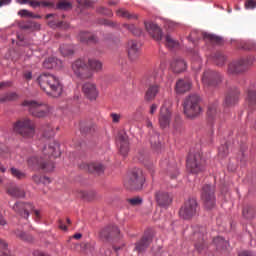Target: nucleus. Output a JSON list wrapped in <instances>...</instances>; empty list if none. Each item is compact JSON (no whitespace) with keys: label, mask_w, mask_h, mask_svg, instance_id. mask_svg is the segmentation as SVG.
Listing matches in <instances>:
<instances>
[{"label":"nucleus","mask_w":256,"mask_h":256,"mask_svg":"<svg viewBox=\"0 0 256 256\" xmlns=\"http://www.w3.org/2000/svg\"><path fill=\"white\" fill-rule=\"evenodd\" d=\"M42 153L45 158L31 157L28 159V166L32 169H44L45 171H53L55 164L51 161V157L57 158L61 155L59 151V143L52 141L48 146H44Z\"/></svg>","instance_id":"1"},{"label":"nucleus","mask_w":256,"mask_h":256,"mask_svg":"<svg viewBox=\"0 0 256 256\" xmlns=\"http://www.w3.org/2000/svg\"><path fill=\"white\" fill-rule=\"evenodd\" d=\"M36 83L46 95H49V97H61V94L63 93V84H61V80L53 74H40L36 79Z\"/></svg>","instance_id":"2"},{"label":"nucleus","mask_w":256,"mask_h":256,"mask_svg":"<svg viewBox=\"0 0 256 256\" xmlns=\"http://www.w3.org/2000/svg\"><path fill=\"white\" fill-rule=\"evenodd\" d=\"M184 115L188 119H197L201 113H203V108L201 107V96L197 94H191L185 98L183 102Z\"/></svg>","instance_id":"3"},{"label":"nucleus","mask_w":256,"mask_h":256,"mask_svg":"<svg viewBox=\"0 0 256 256\" xmlns=\"http://www.w3.org/2000/svg\"><path fill=\"white\" fill-rule=\"evenodd\" d=\"M13 131L24 139L35 137V123L29 118H22L13 124Z\"/></svg>","instance_id":"4"},{"label":"nucleus","mask_w":256,"mask_h":256,"mask_svg":"<svg viewBox=\"0 0 256 256\" xmlns=\"http://www.w3.org/2000/svg\"><path fill=\"white\" fill-rule=\"evenodd\" d=\"M143 183H145L143 171L135 168L128 174V177L124 181V186L131 191H139V189H143Z\"/></svg>","instance_id":"5"},{"label":"nucleus","mask_w":256,"mask_h":256,"mask_svg":"<svg viewBox=\"0 0 256 256\" xmlns=\"http://www.w3.org/2000/svg\"><path fill=\"white\" fill-rule=\"evenodd\" d=\"M254 58L253 57H246L241 58L235 61H232L228 64L227 67V74L228 75H243L251 65H253Z\"/></svg>","instance_id":"6"},{"label":"nucleus","mask_w":256,"mask_h":256,"mask_svg":"<svg viewBox=\"0 0 256 256\" xmlns=\"http://www.w3.org/2000/svg\"><path fill=\"white\" fill-rule=\"evenodd\" d=\"M12 209L23 219H29V213H34L35 221H41V211L35 209L31 203L16 202Z\"/></svg>","instance_id":"7"},{"label":"nucleus","mask_w":256,"mask_h":256,"mask_svg":"<svg viewBox=\"0 0 256 256\" xmlns=\"http://www.w3.org/2000/svg\"><path fill=\"white\" fill-rule=\"evenodd\" d=\"M23 106L29 108V112L33 117L38 118L47 117V115H49V111H51L49 105L35 100H26L23 102Z\"/></svg>","instance_id":"8"},{"label":"nucleus","mask_w":256,"mask_h":256,"mask_svg":"<svg viewBox=\"0 0 256 256\" xmlns=\"http://www.w3.org/2000/svg\"><path fill=\"white\" fill-rule=\"evenodd\" d=\"M186 166L190 173H202V171H205V159H203V156L199 152L190 153L186 161Z\"/></svg>","instance_id":"9"},{"label":"nucleus","mask_w":256,"mask_h":256,"mask_svg":"<svg viewBox=\"0 0 256 256\" xmlns=\"http://www.w3.org/2000/svg\"><path fill=\"white\" fill-rule=\"evenodd\" d=\"M71 69L76 77L79 79H91L93 73L89 71V66H87V60L79 58L74 61L71 65Z\"/></svg>","instance_id":"10"},{"label":"nucleus","mask_w":256,"mask_h":256,"mask_svg":"<svg viewBox=\"0 0 256 256\" xmlns=\"http://www.w3.org/2000/svg\"><path fill=\"white\" fill-rule=\"evenodd\" d=\"M146 85L148 89L145 93V100L146 101H153L155 97H157V93H159V83H157V72L154 71L152 76H148L146 78Z\"/></svg>","instance_id":"11"},{"label":"nucleus","mask_w":256,"mask_h":256,"mask_svg":"<svg viewBox=\"0 0 256 256\" xmlns=\"http://www.w3.org/2000/svg\"><path fill=\"white\" fill-rule=\"evenodd\" d=\"M179 215L182 219H193L197 215V200L188 199L180 208Z\"/></svg>","instance_id":"12"},{"label":"nucleus","mask_w":256,"mask_h":256,"mask_svg":"<svg viewBox=\"0 0 256 256\" xmlns=\"http://www.w3.org/2000/svg\"><path fill=\"white\" fill-rule=\"evenodd\" d=\"M223 81V75L214 70H206L202 76V83L205 87H217Z\"/></svg>","instance_id":"13"},{"label":"nucleus","mask_w":256,"mask_h":256,"mask_svg":"<svg viewBox=\"0 0 256 256\" xmlns=\"http://www.w3.org/2000/svg\"><path fill=\"white\" fill-rule=\"evenodd\" d=\"M202 201L206 209H213L215 207V186L206 184L202 188Z\"/></svg>","instance_id":"14"},{"label":"nucleus","mask_w":256,"mask_h":256,"mask_svg":"<svg viewBox=\"0 0 256 256\" xmlns=\"http://www.w3.org/2000/svg\"><path fill=\"white\" fill-rule=\"evenodd\" d=\"M171 119H173V112L171 108L167 107V102L161 106L158 116V123L161 129H167L171 125Z\"/></svg>","instance_id":"15"},{"label":"nucleus","mask_w":256,"mask_h":256,"mask_svg":"<svg viewBox=\"0 0 256 256\" xmlns=\"http://www.w3.org/2000/svg\"><path fill=\"white\" fill-rule=\"evenodd\" d=\"M241 95V92L239 91V88L232 87L228 90L226 97L224 99V106L225 107H235L237 103H239V97Z\"/></svg>","instance_id":"16"},{"label":"nucleus","mask_w":256,"mask_h":256,"mask_svg":"<svg viewBox=\"0 0 256 256\" xmlns=\"http://www.w3.org/2000/svg\"><path fill=\"white\" fill-rule=\"evenodd\" d=\"M80 169H84V171H88L89 173H95L96 175L105 173V165L101 162L82 163Z\"/></svg>","instance_id":"17"},{"label":"nucleus","mask_w":256,"mask_h":256,"mask_svg":"<svg viewBox=\"0 0 256 256\" xmlns=\"http://www.w3.org/2000/svg\"><path fill=\"white\" fill-rule=\"evenodd\" d=\"M82 93L85 95V97H87V99H90V101L97 99L99 95L97 85L91 82H86L83 84Z\"/></svg>","instance_id":"18"},{"label":"nucleus","mask_w":256,"mask_h":256,"mask_svg":"<svg viewBox=\"0 0 256 256\" xmlns=\"http://www.w3.org/2000/svg\"><path fill=\"white\" fill-rule=\"evenodd\" d=\"M155 200L159 207H169L173 203V196L165 191H158L155 193Z\"/></svg>","instance_id":"19"},{"label":"nucleus","mask_w":256,"mask_h":256,"mask_svg":"<svg viewBox=\"0 0 256 256\" xmlns=\"http://www.w3.org/2000/svg\"><path fill=\"white\" fill-rule=\"evenodd\" d=\"M145 29L155 39V41H161L163 39V32L157 24L153 22H144Z\"/></svg>","instance_id":"20"},{"label":"nucleus","mask_w":256,"mask_h":256,"mask_svg":"<svg viewBox=\"0 0 256 256\" xmlns=\"http://www.w3.org/2000/svg\"><path fill=\"white\" fill-rule=\"evenodd\" d=\"M194 241H195V248L199 253L205 249V228L200 227L198 228V231H194Z\"/></svg>","instance_id":"21"},{"label":"nucleus","mask_w":256,"mask_h":256,"mask_svg":"<svg viewBox=\"0 0 256 256\" xmlns=\"http://www.w3.org/2000/svg\"><path fill=\"white\" fill-rule=\"evenodd\" d=\"M127 53L130 61H137V59H139V55H141L139 43L135 40H130L127 46Z\"/></svg>","instance_id":"22"},{"label":"nucleus","mask_w":256,"mask_h":256,"mask_svg":"<svg viewBox=\"0 0 256 256\" xmlns=\"http://www.w3.org/2000/svg\"><path fill=\"white\" fill-rule=\"evenodd\" d=\"M153 237L150 234H145L138 242L135 243L134 251L137 253H144L147 248L151 245Z\"/></svg>","instance_id":"23"},{"label":"nucleus","mask_w":256,"mask_h":256,"mask_svg":"<svg viewBox=\"0 0 256 256\" xmlns=\"http://www.w3.org/2000/svg\"><path fill=\"white\" fill-rule=\"evenodd\" d=\"M208 125L215 127L219 123V112L217 111V104H211L207 111Z\"/></svg>","instance_id":"24"},{"label":"nucleus","mask_w":256,"mask_h":256,"mask_svg":"<svg viewBox=\"0 0 256 256\" xmlns=\"http://www.w3.org/2000/svg\"><path fill=\"white\" fill-rule=\"evenodd\" d=\"M117 145L120 147V153L122 155L129 153V137L125 132H120L118 134Z\"/></svg>","instance_id":"25"},{"label":"nucleus","mask_w":256,"mask_h":256,"mask_svg":"<svg viewBox=\"0 0 256 256\" xmlns=\"http://www.w3.org/2000/svg\"><path fill=\"white\" fill-rule=\"evenodd\" d=\"M46 19H52L48 21L49 27L52 29H69V24L67 22L59 21L57 14H48Z\"/></svg>","instance_id":"26"},{"label":"nucleus","mask_w":256,"mask_h":256,"mask_svg":"<svg viewBox=\"0 0 256 256\" xmlns=\"http://www.w3.org/2000/svg\"><path fill=\"white\" fill-rule=\"evenodd\" d=\"M147 127L151 129L150 131V144L153 149H161V140L159 139V133L153 130V123L151 121L147 122Z\"/></svg>","instance_id":"27"},{"label":"nucleus","mask_w":256,"mask_h":256,"mask_svg":"<svg viewBox=\"0 0 256 256\" xmlns=\"http://www.w3.org/2000/svg\"><path fill=\"white\" fill-rule=\"evenodd\" d=\"M118 234L119 228L115 225L108 226L100 232L101 238L106 239V241H109V239H113V237H117Z\"/></svg>","instance_id":"28"},{"label":"nucleus","mask_w":256,"mask_h":256,"mask_svg":"<svg viewBox=\"0 0 256 256\" xmlns=\"http://www.w3.org/2000/svg\"><path fill=\"white\" fill-rule=\"evenodd\" d=\"M171 69L174 73H183L187 69V63L182 58H175L171 62Z\"/></svg>","instance_id":"29"},{"label":"nucleus","mask_w":256,"mask_h":256,"mask_svg":"<svg viewBox=\"0 0 256 256\" xmlns=\"http://www.w3.org/2000/svg\"><path fill=\"white\" fill-rule=\"evenodd\" d=\"M44 69H61L63 62L55 57H50L43 62Z\"/></svg>","instance_id":"30"},{"label":"nucleus","mask_w":256,"mask_h":256,"mask_svg":"<svg viewBox=\"0 0 256 256\" xmlns=\"http://www.w3.org/2000/svg\"><path fill=\"white\" fill-rule=\"evenodd\" d=\"M176 93H187L191 89V80L189 79H179L176 82Z\"/></svg>","instance_id":"31"},{"label":"nucleus","mask_w":256,"mask_h":256,"mask_svg":"<svg viewBox=\"0 0 256 256\" xmlns=\"http://www.w3.org/2000/svg\"><path fill=\"white\" fill-rule=\"evenodd\" d=\"M88 71L91 73V71H95V73H99V71H102L103 69V63L101 61L96 59H88L86 61Z\"/></svg>","instance_id":"32"},{"label":"nucleus","mask_w":256,"mask_h":256,"mask_svg":"<svg viewBox=\"0 0 256 256\" xmlns=\"http://www.w3.org/2000/svg\"><path fill=\"white\" fill-rule=\"evenodd\" d=\"M117 17H123V19H128L129 21H135L139 19V15L136 13H131L128 10L120 8L116 11Z\"/></svg>","instance_id":"33"},{"label":"nucleus","mask_w":256,"mask_h":256,"mask_svg":"<svg viewBox=\"0 0 256 256\" xmlns=\"http://www.w3.org/2000/svg\"><path fill=\"white\" fill-rule=\"evenodd\" d=\"M81 43H97L99 39L91 32H81L79 34Z\"/></svg>","instance_id":"34"},{"label":"nucleus","mask_w":256,"mask_h":256,"mask_svg":"<svg viewBox=\"0 0 256 256\" xmlns=\"http://www.w3.org/2000/svg\"><path fill=\"white\" fill-rule=\"evenodd\" d=\"M242 215L244 217V219H255L256 216V209L255 207H253L252 205H245L242 209Z\"/></svg>","instance_id":"35"},{"label":"nucleus","mask_w":256,"mask_h":256,"mask_svg":"<svg viewBox=\"0 0 256 256\" xmlns=\"http://www.w3.org/2000/svg\"><path fill=\"white\" fill-rule=\"evenodd\" d=\"M7 193H8V195H10V197H15L16 199L25 197V191L23 189L19 188V186L9 187L7 190Z\"/></svg>","instance_id":"36"},{"label":"nucleus","mask_w":256,"mask_h":256,"mask_svg":"<svg viewBox=\"0 0 256 256\" xmlns=\"http://www.w3.org/2000/svg\"><path fill=\"white\" fill-rule=\"evenodd\" d=\"M246 101L249 107H256V89L255 88L248 89Z\"/></svg>","instance_id":"37"},{"label":"nucleus","mask_w":256,"mask_h":256,"mask_svg":"<svg viewBox=\"0 0 256 256\" xmlns=\"http://www.w3.org/2000/svg\"><path fill=\"white\" fill-rule=\"evenodd\" d=\"M60 53L63 57H71L75 53L73 45L63 44L60 46Z\"/></svg>","instance_id":"38"},{"label":"nucleus","mask_w":256,"mask_h":256,"mask_svg":"<svg viewBox=\"0 0 256 256\" xmlns=\"http://www.w3.org/2000/svg\"><path fill=\"white\" fill-rule=\"evenodd\" d=\"M80 131L84 134L94 133L95 124L93 122H83L80 124Z\"/></svg>","instance_id":"39"},{"label":"nucleus","mask_w":256,"mask_h":256,"mask_svg":"<svg viewBox=\"0 0 256 256\" xmlns=\"http://www.w3.org/2000/svg\"><path fill=\"white\" fill-rule=\"evenodd\" d=\"M21 28L27 31H39V29H41V24L34 21H28L22 24Z\"/></svg>","instance_id":"40"},{"label":"nucleus","mask_w":256,"mask_h":256,"mask_svg":"<svg viewBox=\"0 0 256 256\" xmlns=\"http://www.w3.org/2000/svg\"><path fill=\"white\" fill-rule=\"evenodd\" d=\"M43 131V137L46 139H51V137H55V128H53V125L46 124L42 127Z\"/></svg>","instance_id":"41"},{"label":"nucleus","mask_w":256,"mask_h":256,"mask_svg":"<svg viewBox=\"0 0 256 256\" xmlns=\"http://www.w3.org/2000/svg\"><path fill=\"white\" fill-rule=\"evenodd\" d=\"M213 61L218 67H223L225 65V62L227 61V58L223 53L221 52H216L213 56Z\"/></svg>","instance_id":"42"},{"label":"nucleus","mask_w":256,"mask_h":256,"mask_svg":"<svg viewBox=\"0 0 256 256\" xmlns=\"http://www.w3.org/2000/svg\"><path fill=\"white\" fill-rule=\"evenodd\" d=\"M14 234L16 235V237L18 239H21V241H26L27 243H31V241H33V236H31L30 234H27L19 229L15 230Z\"/></svg>","instance_id":"43"},{"label":"nucleus","mask_w":256,"mask_h":256,"mask_svg":"<svg viewBox=\"0 0 256 256\" xmlns=\"http://www.w3.org/2000/svg\"><path fill=\"white\" fill-rule=\"evenodd\" d=\"M10 173L12 177H14L15 179H18V180L27 179V174L19 170L18 168H15V167L10 168Z\"/></svg>","instance_id":"44"},{"label":"nucleus","mask_w":256,"mask_h":256,"mask_svg":"<svg viewBox=\"0 0 256 256\" xmlns=\"http://www.w3.org/2000/svg\"><path fill=\"white\" fill-rule=\"evenodd\" d=\"M213 243L216 245L217 249H227V247H229V242H227L223 237L214 238Z\"/></svg>","instance_id":"45"},{"label":"nucleus","mask_w":256,"mask_h":256,"mask_svg":"<svg viewBox=\"0 0 256 256\" xmlns=\"http://www.w3.org/2000/svg\"><path fill=\"white\" fill-rule=\"evenodd\" d=\"M123 27L136 37H139L141 33H143L142 30L140 28H136L134 24H123Z\"/></svg>","instance_id":"46"},{"label":"nucleus","mask_w":256,"mask_h":256,"mask_svg":"<svg viewBox=\"0 0 256 256\" xmlns=\"http://www.w3.org/2000/svg\"><path fill=\"white\" fill-rule=\"evenodd\" d=\"M203 39L205 41H210L211 43H216L217 45H219V43H221V37L215 36L213 34H209V33H203Z\"/></svg>","instance_id":"47"},{"label":"nucleus","mask_w":256,"mask_h":256,"mask_svg":"<svg viewBox=\"0 0 256 256\" xmlns=\"http://www.w3.org/2000/svg\"><path fill=\"white\" fill-rule=\"evenodd\" d=\"M165 45L169 49H175V47H177V45H179V43L175 39H173V37H171V35H166L165 36Z\"/></svg>","instance_id":"48"},{"label":"nucleus","mask_w":256,"mask_h":256,"mask_svg":"<svg viewBox=\"0 0 256 256\" xmlns=\"http://www.w3.org/2000/svg\"><path fill=\"white\" fill-rule=\"evenodd\" d=\"M57 9H61L62 11H68V9H72L73 4L67 0H62L57 3L56 5Z\"/></svg>","instance_id":"49"},{"label":"nucleus","mask_w":256,"mask_h":256,"mask_svg":"<svg viewBox=\"0 0 256 256\" xmlns=\"http://www.w3.org/2000/svg\"><path fill=\"white\" fill-rule=\"evenodd\" d=\"M227 155H229V145L225 143L218 148V156L221 157V159H225Z\"/></svg>","instance_id":"50"},{"label":"nucleus","mask_w":256,"mask_h":256,"mask_svg":"<svg viewBox=\"0 0 256 256\" xmlns=\"http://www.w3.org/2000/svg\"><path fill=\"white\" fill-rule=\"evenodd\" d=\"M32 179H33L34 183H37V184L43 183L44 185H47V184L51 183V179H49L45 176L34 175L32 177Z\"/></svg>","instance_id":"51"},{"label":"nucleus","mask_w":256,"mask_h":256,"mask_svg":"<svg viewBox=\"0 0 256 256\" xmlns=\"http://www.w3.org/2000/svg\"><path fill=\"white\" fill-rule=\"evenodd\" d=\"M17 99L16 93H8L0 96V103H6V101H15Z\"/></svg>","instance_id":"52"},{"label":"nucleus","mask_w":256,"mask_h":256,"mask_svg":"<svg viewBox=\"0 0 256 256\" xmlns=\"http://www.w3.org/2000/svg\"><path fill=\"white\" fill-rule=\"evenodd\" d=\"M29 5L30 7H33V9H37V7H51V3L50 2H45V1H42V2H39V1H33L31 0L29 2Z\"/></svg>","instance_id":"53"},{"label":"nucleus","mask_w":256,"mask_h":256,"mask_svg":"<svg viewBox=\"0 0 256 256\" xmlns=\"http://www.w3.org/2000/svg\"><path fill=\"white\" fill-rule=\"evenodd\" d=\"M129 205H132V207H139L143 203V199L139 197L130 198L127 200Z\"/></svg>","instance_id":"54"},{"label":"nucleus","mask_w":256,"mask_h":256,"mask_svg":"<svg viewBox=\"0 0 256 256\" xmlns=\"http://www.w3.org/2000/svg\"><path fill=\"white\" fill-rule=\"evenodd\" d=\"M98 13H100L101 15H106L107 17H113V11H111V9L105 8L103 6L98 8Z\"/></svg>","instance_id":"55"},{"label":"nucleus","mask_w":256,"mask_h":256,"mask_svg":"<svg viewBox=\"0 0 256 256\" xmlns=\"http://www.w3.org/2000/svg\"><path fill=\"white\" fill-rule=\"evenodd\" d=\"M168 175L171 177V179H175L177 175H179V170L175 167H169Z\"/></svg>","instance_id":"56"},{"label":"nucleus","mask_w":256,"mask_h":256,"mask_svg":"<svg viewBox=\"0 0 256 256\" xmlns=\"http://www.w3.org/2000/svg\"><path fill=\"white\" fill-rule=\"evenodd\" d=\"M245 9H256V0H246Z\"/></svg>","instance_id":"57"},{"label":"nucleus","mask_w":256,"mask_h":256,"mask_svg":"<svg viewBox=\"0 0 256 256\" xmlns=\"http://www.w3.org/2000/svg\"><path fill=\"white\" fill-rule=\"evenodd\" d=\"M20 17H33V12H29V10L22 9L18 12Z\"/></svg>","instance_id":"58"},{"label":"nucleus","mask_w":256,"mask_h":256,"mask_svg":"<svg viewBox=\"0 0 256 256\" xmlns=\"http://www.w3.org/2000/svg\"><path fill=\"white\" fill-rule=\"evenodd\" d=\"M0 153L3 155V157H9V155H7V153H9V148L3 144H0Z\"/></svg>","instance_id":"59"},{"label":"nucleus","mask_w":256,"mask_h":256,"mask_svg":"<svg viewBox=\"0 0 256 256\" xmlns=\"http://www.w3.org/2000/svg\"><path fill=\"white\" fill-rule=\"evenodd\" d=\"M110 117L113 123H119V121H121V114L111 113Z\"/></svg>","instance_id":"60"},{"label":"nucleus","mask_w":256,"mask_h":256,"mask_svg":"<svg viewBox=\"0 0 256 256\" xmlns=\"http://www.w3.org/2000/svg\"><path fill=\"white\" fill-rule=\"evenodd\" d=\"M243 49H246L248 51H253V49H255V45L251 43H246L244 44Z\"/></svg>","instance_id":"61"},{"label":"nucleus","mask_w":256,"mask_h":256,"mask_svg":"<svg viewBox=\"0 0 256 256\" xmlns=\"http://www.w3.org/2000/svg\"><path fill=\"white\" fill-rule=\"evenodd\" d=\"M79 3L83 5V7H91V2L89 0H80Z\"/></svg>","instance_id":"62"},{"label":"nucleus","mask_w":256,"mask_h":256,"mask_svg":"<svg viewBox=\"0 0 256 256\" xmlns=\"http://www.w3.org/2000/svg\"><path fill=\"white\" fill-rule=\"evenodd\" d=\"M24 78L27 80V81H31V79H33V74L31 72H25L24 73Z\"/></svg>","instance_id":"63"},{"label":"nucleus","mask_w":256,"mask_h":256,"mask_svg":"<svg viewBox=\"0 0 256 256\" xmlns=\"http://www.w3.org/2000/svg\"><path fill=\"white\" fill-rule=\"evenodd\" d=\"M239 256H255V255L249 251H244L240 253Z\"/></svg>","instance_id":"64"}]
</instances>
